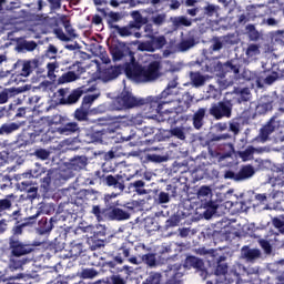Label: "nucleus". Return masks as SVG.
I'll return each instance as SVG.
<instances>
[{"label":"nucleus","instance_id":"603ef678","mask_svg":"<svg viewBox=\"0 0 284 284\" xmlns=\"http://www.w3.org/2000/svg\"><path fill=\"white\" fill-rule=\"evenodd\" d=\"M142 261L149 267H154V266H156V254H154V253L144 254V255H142Z\"/></svg>","mask_w":284,"mask_h":284},{"label":"nucleus","instance_id":"e433bc0d","mask_svg":"<svg viewBox=\"0 0 284 284\" xmlns=\"http://www.w3.org/2000/svg\"><path fill=\"white\" fill-rule=\"evenodd\" d=\"M105 134V130H91L87 136L89 139V143H101L103 141V135Z\"/></svg>","mask_w":284,"mask_h":284},{"label":"nucleus","instance_id":"b1692460","mask_svg":"<svg viewBox=\"0 0 284 284\" xmlns=\"http://www.w3.org/2000/svg\"><path fill=\"white\" fill-rule=\"evenodd\" d=\"M54 223H57L55 216L51 217L49 221L48 217H42L38 223V230L40 234H48L49 232H52Z\"/></svg>","mask_w":284,"mask_h":284},{"label":"nucleus","instance_id":"f03ea898","mask_svg":"<svg viewBox=\"0 0 284 284\" xmlns=\"http://www.w3.org/2000/svg\"><path fill=\"white\" fill-rule=\"evenodd\" d=\"M23 227L26 224H17L11 229V236L9 237V270L11 272H17V270H22L26 263H28L27 258L22 256H28V254H32L34 252V247L37 245H41L40 243H28L21 242V236H23Z\"/></svg>","mask_w":284,"mask_h":284},{"label":"nucleus","instance_id":"de8ad7c7","mask_svg":"<svg viewBox=\"0 0 284 284\" xmlns=\"http://www.w3.org/2000/svg\"><path fill=\"white\" fill-rule=\"evenodd\" d=\"M176 85H179V82H176V79L171 80L166 88L160 93V95L165 99L169 100L168 97H170V94H172V90H174V88H176Z\"/></svg>","mask_w":284,"mask_h":284},{"label":"nucleus","instance_id":"f3484780","mask_svg":"<svg viewBox=\"0 0 284 284\" xmlns=\"http://www.w3.org/2000/svg\"><path fill=\"white\" fill-rule=\"evenodd\" d=\"M163 281V275L159 272H151L142 284H161ZM165 284H181V280L172 277L165 282Z\"/></svg>","mask_w":284,"mask_h":284},{"label":"nucleus","instance_id":"7ed1b4c3","mask_svg":"<svg viewBox=\"0 0 284 284\" xmlns=\"http://www.w3.org/2000/svg\"><path fill=\"white\" fill-rule=\"evenodd\" d=\"M48 132H50V122L41 118L33 126V131L31 133H27V135L26 133H22L19 135L18 140L14 142V145L16 148H26L27 145L37 143V141H42L45 143L47 141H50V139H48Z\"/></svg>","mask_w":284,"mask_h":284},{"label":"nucleus","instance_id":"79ce46f5","mask_svg":"<svg viewBox=\"0 0 284 284\" xmlns=\"http://www.w3.org/2000/svg\"><path fill=\"white\" fill-rule=\"evenodd\" d=\"M121 19H122L121 13L111 11L108 14L106 23L111 30H114V27L119 26L114 23H119Z\"/></svg>","mask_w":284,"mask_h":284},{"label":"nucleus","instance_id":"58836bf2","mask_svg":"<svg viewBox=\"0 0 284 284\" xmlns=\"http://www.w3.org/2000/svg\"><path fill=\"white\" fill-rule=\"evenodd\" d=\"M12 194L6 195V197L0 199V216L3 213L10 212L12 210Z\"/></svg>","mask_w":284,"mask_h":284},{"label":"nucleus","instance_id":"4be33fe9","mask_svg":"<svg viewBox=\"0 0 284 284\" xmlns=\"http://www.w3.org/2000/svg\"><path fill=\"white\" fill-rule=\"evenodd\" d=\"M23 90L19 88H4L0 90V105H3V103H8L12 97H17V94H21Z\"/></svg>","mask_w":284,"mask_h":284},{"label":"nucleus","instance_id":"473e14b6","mask_svg":"<svg viewBox=\"0 0 284 284\" xmlns=\"http://www.w3.org/2000/svg\"><path fill=\"white\" fill-rule=\"evenodd\" d=\"M190 79L193 88H202V85H205V81H207V77L201 74V72H191Z\"/></svg>","mask_w":284,"mask_h":284},{"label":"nucleus","instance_id":"49530a36","mask_svg":"<svg viewBox=\"0 0 284 284\" xmlns=\"http://www.w3.org/2000/svg\"><path fill=\"white\" fill-rule=\"evenodd\" d=\"M77 79H79V75H77L74 71H69L63 73L58 81L59 83H72V81H77Z\"/></svg>","mask_w":284,"mask_h":284},{"label":"nucleus","instance_id":"bb28decb","mask_svg":"<svg viewBox=\"0 0 284 284\" xmlns=\"http://www.w3.org/2000/svg\"><path fill=\"white\" fill-rule=\"evenodd\" d=\"M88 165V158L85 155H77L70 160L71 170L79 172Z\"/></svg>","mask_w":284,"mask_h":284},{"label":"nucleus","instance_id":"5701e85b","mask_svg":"<svg viewBox=\"0 0 284 284\" xmlns=\"http://www.w3.org/2000/svg\"><path fill=\"white\" fill-rule=\"evenodd\" d=\"M205 108H200L197 111L194 112L192 116V123L194 130H201L203 125H205Z\"/></svg>","mask_w":284,"mask_h":284},{"label":"nucleus","instance_id":"0eeeda50","mask_svg":"<svg viewBox=\"0 0 284 284\" xmlns=\"http://www.w3.org/2000/svg\"><path fill=\"white\" fill-rule=\"evenodd\" d=\"M145 103V99L136 98L130 91H122L113 102V110H132V108H141Z\"/></svg>","mask_w":284,"mask_h":284},{"label":"nucleus","instance_id":"aec40b11","mask_svg":"<svg viewBox=\"0 0 284 284\" xmlns=\"http://www.w3.org/2000/svg\"><path fill=\"white\" fill-rule=\"evenodd\" d=\"M130 216H131L130 212L124 211L123 209L113 206V207L109 209L108 221H128L130 219Z\"/></svg>","mask_w":284,"mask_h":284},{"label":"nucleus","instance_id":"f704fd0d","mask_svg":"<svg viewBox=\"0 0 284 284\" xmlns=\"http://www.w3.org/2000/svg\"><path fill=\"white\" fill-rule=\"evenodd\" d=\"M54 214V205L50 203H42L39 207V211L33 216L29 217V221H34L40 214Z\"/></svg>","mask_w":284,"mask_h":284},{"label":"nucleus","instance_id":"3c124183","mask_svg":"<svg viewBox=\"0 0 284 284\" xmlns=\"http://www.w3.org/2000/svg\"><path fill=\"white\" fill-rule=\"evenodd\" d=\"M211 54L213 52H221V50H223V42L221 40V38L219 37H213L212 38V45L209 48Z\"/></svg>","mask_w":284,"mask_h":284},{"label":"nucleus","instance_id":"2eb2a0df","mask_svg":"<svg viewBox=\"0 0 284 284\" xmlns=\"http://www.w3.org/2000/svg\"><path fill=\"white\" fill-rule=\"evenodd\" d=\"M215 70L220 72L221 77H225V74H227L229 72H233V74H239L241 72V67L232 63V61H227L225 63L219 61L215 65Z\"/></svg>","mask_w":284,"mask_h":284},{"label":"nucleus","instance_id":"f257e3e1","mask_svg":"<svg viewBox=\"0 0 284 284\" xmlns=\"http://www.w3.org/2000/svg\"><path fill=\"white\" fill-rule=\"evenodd\" d=\"M130 61L125 62L123 67H109L102 69L100 77L105 82L114 81L123 71L128 79L134 81L135 83H154L159 81L162 77L161 70H163V64L159 60H153L148 64L143 65L141 62L136 61L134 52L130 51Z\"/></svg>","mask_w":284,"mask_h":284},{"label":"nucleus","instance_id":"bf43d9fd","mask_svg":"<svg viewBox=\"0 0 284 284\" xmlns=\"http://www.w3.org/2000/svg\"><path fill=\"white\" fill-rule=\"evenodd\" d=\"M111 54H112L113 61H121V59H123V57H125V53L119 47H113L111 49Z\"/></svg>","mask_w":284,"mask_h":284},{"label":"nucleus","instance_id":"e2e57ef3","mask_svg":"<svg viewBox=\"0 0 284 284\" xmlns=\"http://www.w3.org/2000/svg\"><path fill=\"white\" fill-rule=\"evenodd\" d=\"M212 194V189L210 186H201L197 191V199H205V196H210Z\"/></svg>","mask_w":284,"mask_h":284},{"label":"nucleus","instance_id":"c9c22d12","mask_svg":"<svg viewBox=\"0 0 284 284\" xmlns=\"http://www.w3.org/2000/svg\"><path fill=\"white\" fill-rule=\"evenodd\" d=\"M227 274V263H225V256H220L216 260L215 275L225 276Z\"/></svg>","mask_w":284,"mask_h":284},{"label":"nucleus","instance_id":"ea45409f","mask_svg":"<svg viewBox=\"0 0 284 284\" xmlns=\"http://www.w3.org/2000/svg\"><path fill=\"white\" fill-rule=\"evenodd\" d=\"M143 187H145V182L143 180H136L133 183H130L129 185V190H132L133 192H136V194L140 195L148 194V190Z\"/></svg>","mask_w":284,"mask_h":284},{"label":"nucleus","instance_id":"9b49d317","mask_svg":"<svg viewBox=\"0 0 284 284\" xmlns=\"http://www.w3.org/2000/svg\"><path fill=\"white\" fill-rule=\"evenodd\" d=\"M58 94L59 97H61L60 105H74V103H79V99L83 97V89L82 88L74 89L73 91H71V93H70V89L68 88L59 89Z\"/></svg>","mask_w":284,"mask_h":284},{"label":"nucleus","instance_id":"6e6552de","mask_svg":"<svg viewBox=\"0 0 284 284\" xmlns=\"http://www.w3.org/2000/svg\"><path fill=\"white\" fill-rule=\"evenodd\" d=\"M232 108L233 104L230 100L214 102L209 109V114L213 116L215 121H221V119H232Z\"/></svg>","mask_w":284,"mask_h":284},{"label":"nucleus","instance_id":"4d7b16f0","mask_svg":"<svg viewBox=\"0 0 284 284\" xmlns=\"http://www.w3.org/2000/svg\"><path fill=\"white\" fill-rule=\"evenodd\" d=\"M162 3L170 10H179L183 6V0H162Z\"/></svg>","mask_w":284,"mask_h":284},{"label":"nucleus","instance_id":"680f3d73","mask_svg":"<svg viewBox=\"0 0 284 284\" xmlns=\"http://www.w3.org/2000/svg\"><path fill=\"white\" fill-rule=\"evenodd\" d=\"M146 159L151 161V163H163L164 161H166L165 156L154 153H149L146 155Z\"/></svg>","mask_w":284,"mask_h":284},{"label":"nucleus","instance_id":"338daca9","mask_svg":"<svg viewBox=\"0 0 284 284\" xmlns=\"http://www.w3.org/2000/svg\"><path fill=\"white\" fill-rule=\"evenodd\" d=\"M272 223L276 227V230H280L281 234H284V229H283L284 227V220H283V217H282V220H281V217H273Z\"/></svg>","mask_w":284,"mask_h":284},{"label":"nucleus","instance_id":"6ab92c4d","mask_svg":"<svg viewBox=\"0 0 284 284\" xmlns=\"http://www.w3.org/2000/svg\"><path fill=\"white\" fill-rule=\"evenodd\" d=\"M59 21L60 23H62L68 34L67 37L70 39V41H72V39H77V33L74 28H72V24L70 23V18H68V16L65 14L60 16L58 19L54 20L55 26H59Z\"/></svg>","mask_w":284,"mask_h":284},{"label":"nucleus","instance_id":"c85d7f7f","mask_svg":"<svg viewBox=\"0 0 284 284\" xmlns=\"http://www.w3.org/2000/svg\"><path fill=\"white\" fill-rule=\"evenodd\" d=\"M91 214H93L97 221L101 223V221H108L110 209H101L100 205H93L91 210Z\"/></svg>","mask_w":284,"mask_h":284},{"label":"nucleus","instance_id":"2f4dec72","mask_svg":"<svg viewBox=\"0 0 284 284\" xmlns=\"http://www.w3.org/2000/svg\"><path fill=\"white\" fill-rule=\"evenodd\" d=\"M21 128V124L17 122L11 123H3L0 126V136H8L9 134H12L13 132H17Z\"/></svg>","mask_w":284,"mask_h":284},{"label":"nucleus","instance_id":"09e8293b","mask_svg":"<svg viewBox=\"0 0 284 284\" xmlns=\"http://www.w3.org/2000/svg\"><path fill=\"white\" fill-rule=\"evenodd\" d=\"M225 139H230V134H221V135H215L211 140H204L203 138L200 139L201 145L203 148H210V144L212 141H225Z\"/></svg>","mask_w":284,"mask_h":284},{"label":"nucleus","instance_id":"0e129e2a","mask_svg":"<svg viewBox=\"0 0 284 284\" xmlns=\"http://www.w3.org/2000/svg\"><path fill=\"white\" fill-rule=\"evenodd\" d=\"M97 271L94 268H84L80 273L81 278H94L97 276Z\"/></svg>","mask_w":284,"mask_h":284},{"label":"nucleus","instance_id":"8fccbe9b","mask_svg":"<svg viewBox=\"0 0 284 284\" xmlns=\"http://www.w3.org/2000/svg\"><path fill=\"white\" fill-rule=\"evenodd\" d=\"M246 32L251 41H258V39H261V33H258V30H256L254 24H247Z\"/></svg>","mask_w":284,"mask_h":284},{"label":"nucleus","instance_id":"393cba45","mask_svg":"<svg viewBox=\"0 0 284 284\" xmlns=\"http://www.w3.org/2000/svg\"><path fill=\"white\" fill-rule=\"evenodd\" d=\"M241 254L242 258H245L248 263L256 261V258H261V251L258 248H250V246H244Z\"/></svg>","mask_w":284,"mask_h":284},{"label":"nucleus","instance_id":"6e6d98bb","mask_svg":"<svg viewBox=\"0 0 284 284\" xmlns=\"http://www.w3.org/2000/svg\"><path fill=\"white\" fill-rule=\"evenodd\" d=\"M97 99H99V95L97 94L85 95L82 100L81 106L90 110V108H92V103H94Z\"/></svg>","mask_w":284,"mask_h":284},{"label":"nucleus","instance_id":"72a5a7b5","mask_svg":"<svg viewBox=\"0 0 284 284\" xmlns=\"http://www.w3.org/2000/svg\"><path fill=\"white\" fill-rule=\"evenodd\" d=\"M234 94H236L239 98L240 103H247L250 99H252V92L250 91V88H234Z\"/></svg>","mask_w":284,"mask_h":284},{"label":"nucleus","instance_id":"a211bd4d","mask_svg":"<svg viewBox=\"0 0 284 284\" xmlns=\"http://www.w3.org/2000/svg\"><path fill=\"white\" fill-rule=\"evenodd\" d=\"M200 207L204 210L203 216L209 221V219H212V216L216 214V210H219V204H215L212 200H201Z\"/></svg>","mask_w":284,"mask_h":284},{"label":"nucleus","instance_id":"1a4fd4ad","mask_svg":"<svg viewBox=\"0 0 284 284\" xmlns=\"http://www.w3.org/2000/svg\"><path fill=\"white\" fill-rule=\"evenodd\" d=\"M150 40L141 41L138 43V50L140 52H156V50H163L168 43V38L165 36L154 34Z\"/></svg>","mask_w":284,"mask_h":284},{"label":"nucleus","instance_id":"774afa93","mask_svg":"<svg viewBox=\"0 0 284 284\" xmlns=\"http://www.w3.org/2000/svg\"><path fill=\"white\" fill-rule=\"evenodd\" d=\"M152 22L154 26H163V23H165V14L159 13L155 17H152Z\"/></svg>","mask_w":284,"mask_h":284},{"label":"nucleus","instance_id":"cd10ccee","mask_svg":"<svg viewBox=\"0 0 284 284\" xmlns=\"http://www.w3.org/2000/svg\"><path fill=\"white\" fill-rule=\"evenodd\" d=\"M45 168L41 166L39 163H36V168L21 174L22 179H39L45 174Z\"/></svg>","mask_w":284,"mask_h":284},{"label":"nucleus","instance_id":"4468645a","mask_svg":"<svg viewBox=\"0 0 284 284\" xmlns=\"http://www.w3.org/2000/svg\"><path fill=\"white\" fill-rule=\"evenodd\" d=\"M263 152V149H256L254 145H247L245 148V143L243 145L239 144L237 145V151H235V156L241 159L244 163L246 161H253L254 154Z\"/></svg>","mask_w":284,"mask_h":284},{"label":"nucleus","instance_id":"423d86ee","mask_svg":"<svg viewBox=\"0 0 284 284\" xmlns=\"http://www.w3.org/2000/svg\"><path fill=\"white\" fill-rule=\"evenodd\" d=\"M108 162L102 164V171H95L94 176L99 179L103 185L108 187H113V190H119L123 192L125 190V179L121 174L112 175L109 172H112V166L108 169Z\"/></svg>","mask_w":284,"mask_h":284},{"label":"nucleus","instance_id":"5fc2aeb1","mask_svg":"<svg viewBox=\"0 0 284 284\" xmlns=\"http://www.w3.org/2000/svg\"><path fill=\"white\" fill-rule=\"evenodd\" d=\"M245 54L248 59H252V57H256L257 54H261V49L258 44H248L246 48Z\"/></svg>","mask_w":284,"mask_h":284},{"label":"nucleus","instance_id":"052dcab7","mask_svg":"<svg viewBox=\"0 0 284 284\" xmlns=\"http://www.w3.org/2000/svg\"><path fill=\"white\" fill-rule=\"evenodd\" d=\"M169 136H176V139H180V141H184L185 133L183 132V129L181 128H173L169 130Z\"/></svg>","mask_w":284,"mask_h":284},{"label":"nucleus","instance_id":"20e7f679","mask_svg":"<svg viewBox=\"0 0 284 284\" xmlns=\"http://www.w3.org/2000/svg\"><path fill=\"white\" fill-rule=\"evenodd\" d=\"M168 103H172V100H165L160 94L144 99V103L141 106H143L146 119H156L159 116L158 121H170V116L163 118L162 115L163 105H168Z\"/></svg>","mask_w":284,"mask_h":284},{"label":"nucleus","instance_id":"c756f323","mask_svg":"<svg viewBox=\"0 0 284 284\" xmlns=\"http://www.w3.org/2000/svg\"><path fill=\"white\" fill-rule=\"evenodd\" d=\"M79 132V123L77 122H69L63 126L58 128V133L64 136H70V134H74Z\"/></svg>","mask_w":284,"mask_h":284},{"label":"nucleus","instance_id":"a18cd8bd","mask_svg":"<svg viewBox=\"0 0 284 284\" xmlns=\"http://www.w3.org/2000/svg\"><path fill=\"white\" fill-rule=\"evenodd\" d=\"M70 258H77L80 254H83V244L78 243H71L70 250H69Z\"/></svg>","mask_w":284,"mask_h":284},{"label":"nucleus","instance_id":"c03bdc74","mask_svg":"<svg viewBox=\"0 0 284 284\" xmlns=\"http://www.w3.org/2000/svg\"><path fill=\"white\" fill-rule=\"evenodd\" d=\"M89 114H90V109L80 106L74 111V120L75 121H88Z\"/></svg>","mask_w":284,"mask_h":284},{"label":"nucleus","instance_id":"39448f33","mask_svg":"<svg viewBox=\"0 0 284 284\" xmlns=\"http://www.w3.org/2000/svg\"><path fill=\"white\" fill-rule=\"evenodd\" d=\"M12 70L17 77L28 78L32 72H36L38 79H45V71L41 68V61L39 59L18 60L13 64Z\"/></svg>","mask_w":284,"mask_h":284},{"label":"nucleus","instance_id":"9d476101","mask_svg":"<svg viewBox=\"0 0 284 284\" xmlns=\"http://www.w3.org/2000/svg\"><path fill=\"white\" fill-rule=\"evenodd\" d=\"M256 174V170L252 164H244L240 168L239 172L235 173L232 170L225 171L224 179H230L231 181L241 182V181H247L248 179H252Z\"/></svg>","mask_w":284,"mask_h":284},{"label":"nucleus","instance_id":"13d9d810","mask_svg":"<svg viewBox=\"0 0 284 284\" xmlns=\"http://www.w3.org/2000/svg\"><path fill=\"white\" fill-rule=\"evenodd\" d=\"M142 28L144 30V38L145 39H151L154 37V27L152 26V23H148L144 19V23L142 24Z\"/></svg>","mask_w":284,"mask_h":284},{"label":"nucleus","instance_id":"a878e982","mask_svg":"<svg viewBox=\"0 0 284 284\" xmlns=\"http://www.w3.org/2000/svg\"><path fill=\"white\" fill-rule=\"evenodd\" d=\"M172 196H176V187L172 189L171 195L165 191H161L160 193H158L154 197V203L156 205H165L166 203H170Z\"/></svg>","mask_w":284,"mask_h":284},{"label":"nucleus","instance_id":"4c0bfd02","mask_svg":"<svg viewBox=\"0 0 284 284\" xmlns=\"http://www.w3.org/2000/svg\"><path fill=\"white\" fill-rule=\"evenodd\" d=\"M53 174H54V171L48 170L44 173V176L41 179V189L45 193L50 192V185H52V175Z\"/></svg>","mask_w":284,"mask_h":284},{"label":"nucleus","instance_id":"412c9836","mask_svg":"<svg viewBox=\"0 0 284 284\" xmlns=\"http://www.w3.org/2000/svg\"><path fill=\"white\" fill-rule=\"evenodd\" d=\"M199 41H196V38L194 36H190L189 38L182 39L178 44H176V50L178 52H187L189 50H192Z\"/></svg>","mask_w":284,"mask_h":284},{"label":"nucleus","instance_id":"7c9ffc66","mask_svg":"<svg viewBox=\"0 0 284 284\" xmlns=\"http://www.w3.org/2000/svg\"><path fill=\"white\" fill-rule=\"evenodd\" d=\"M205 263L200 257L194 255H189L185 258V267L193 268V270H203Z\"/></svg>","mask_w":284,"mask_h":284},{"label":"nucleus","instance_id":"f8f14e48","mask_svg":"<svg viewBox=\"0 0 284 284\" xmlns=\"http://www.w3.org/2000/svg\"><path fill=\"white\" fill-rule=\"evenodd\" d=\"M143 23H145L143 16H141L139 12H135L133 22H130L126 27L115 26L114 30H116L120 37H132V34H134V31L132 30H141L143 28Z\"/></svg>","mask_w":284,"mask_h":284},{"label":"nucleus","instance_id":"37998d69","mask_svg":"<svg viewBox=\"0 0 284 284\" xmlns=\"http://www.w3.org/2000/svg\"><path fill=\"white\" fill-rule=\"evenodd\" d=\"M173 26L174 28H190V26H192V20L187 19L185 16L175 17L173 19Z\"/></svg>","mask_w":284,"mask_h":284},{"label":"nucleus","instance_id":"ddd939ff","mask_svg":"<svg viewBox=\"0 0 284 284\" xmlns=\"http://www.w3.org/2000/svg\"><path fill=\"white\" fill-rule=\"evenodd\" d=\"M17 187L20 192L27 193V199H29V201H34V199L39 196V185L32 182V180L23 179L21 175Z\"/></svg>","mask_w":284,"mask_h":284},{"label":"nucleus","instance_id":"dca6fc26","mask_svg":"<svg viewBox=\"0 0 284 284\" xmlns=\"http://www.w3.org/2000/svg\"><path fill=\"white\" fill-rule=\"evenodd\" d=\"M273 123L274 118H271L270 121L260 129V133L255 140H257L260 143H267V141H270V134H272L274 130H276Z\"/></svg>","mask_w":284,"mask_h":284},{"label":"nucleus","instance_id":"69168bd1","mask_svg":"<svg viewBox=\"0 0 284 284\" xmlns=\"http://www.w3.org/2000/svg\"><path fill=\"white\" fill-rule=\"evenodd\" d=\"M14 111V109H12V104L8 105V106H0V116L3 119V116H12V112Z\"/></svg>","mask_w":284,"mask_h":284},{"label":"nucleus","instance_id":"864d4df0","mask_svg":"<svg viewBox=\"0 0 284 284\" xmlns=\"http://www.w3.org/2000/svg\"><path fill=\"white\" fill-rule=\"evenodd\" d=\"M31 156H37L40 161H48L50 159V151L45 149H37Z\"/></svg>","mask_w":284,"mask_h":284},{"label":"nucleus","instance_id":"a19ab883","mask_svg":"<svg viewBox=\"0 0 284 284\" xmlns=\"http://www.w3.org/2000/svg\"><path fill=\"white\" fill-rule=\"evenodd\" d=\"M130 257V247H128V244H122V246L119 248L118 255L114 257L115 263H123V258Z\"/></svg>","mask_w":284,"mask_h":284}]
</instances>
